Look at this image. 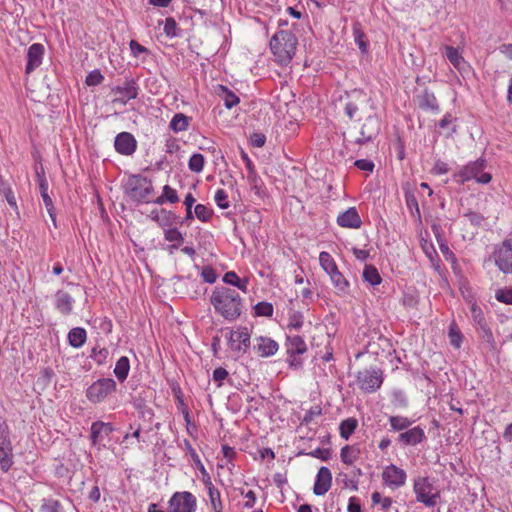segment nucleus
I'll return each instance as SVG.
<instances>
[{"mask_svg":"<svg viewBox=\"0 0 512 512\" xmlns=\"http://www.w3.org/2000/svg\"><path fill=\"white\" fill-rule=\"evenodd\" d=\"M413 492L416 502L428 508L435 507L440 499V490L432 484L429 477H416L413 481Z\"/></svg>","mask_w":512,"mask_h":512,"instance_id":"20e7f679","label":"nucleus"},{"mask_svg":"<svg viewBox=\"0 0 512 512\" xmlns=\"http://www.w3.org/2000/svg\"><path fill=\"white\" fill-rule=\"evenodd\" d=\"M13 445L10 430L5 420L0 417V468L6 473L14 464Z\"/></svg>","mask_w":512,"mask_h":512,"instance_id":"423d86ee","label":"nucleus"},{"mask_svg":"<svg viewBox=\"0 0 512 512\" xmlns=\"http://www.w3.org/2000/svg\"><path fill=\"white\" fill-rule=\"evenodd\" d=\"M486 165V160L483 158L471 161L455 172L453 179L458 184H464L470 180H475L479 184H488L492 179V175L484 172Z\"/></svg>","mask_w":512,"mask_h":512,"instance_id":"7ed1b4c3","label":"nucleus"},{"mask_svg":"<svg viewBox=\"0 0 512 512\" xmlns=\"http://www.w3.org/2000/svg\"><path fill=\"white\" fill-rule=\"evenodd\" d=\"M357 425L358 422L355 418H347L343 420L339 426L340 436L345 440H348L349 437L354 433Z\"/></svg>","mask_w":512,"mask_h":512,"instance_id":"a19ab883","label":"nucleus"},{"mask_svg":"<svg viewBox=\"0 0 512 512\" xmlns=\"http://www.w3.org/2000/svg\"><path fill=\"white\" fill-rule=\"evenodd\" d=\"M228 377V372L223 367H218L213 371V380L218 383V386L222 385V382Z\"/></svg>","mask_w":512,"mask_h":512,"instance_id":"774afa93","label":"nucleus"},{"mask_svg":"<svg viewBox=\"0 0 512 512\" xmlns=\"http://www.w3.org/2000/svg\"><path fill=\"white\" fill-rule=\"evenodd\" d=\"M297 44L298 40L291 31H277L270 40V50L275 61L281 66H287L295 56Z\"/></svg>","mask_w":512,"mask_h":512,"instance_id":"f03ea898","label":"nucleus"},{"mask_svg":"<svg viewBox=\"0 0 512 512\" xmlns=\"http://www.w3.org/2000/svg\"><path fill=\"white\" fill-rule=\"evenodd\" d=\"M307 455L314 457V458L321 459L322 461H328L331 458L330 450L325 449V448H320V447L307 453Z\"/></svg>","mask_w":512,"mask_h":512,"instance_id":"13d9d810","label":"nucleus"},{"mask_svg":"<svg viewBox=\"0 0 512 512\" xmlns=\"http://www.w3.org/2000/svg\"><path fill=\"white\" fill-rule=\"evenodd\" d=\"M247 180L255 190H258L262 185V180L258 176L256 169H251V171L247 172Z\"/></svg>","mask_w":512,"mask_h":512,"instance_id":"680f3d73","label":"nucleus"},{"mask_svg":"<svg viewBox=\"0 0 512 512\" xmlns=\"http://www.w3.org/2000/svg\"><path fill=\"white\" fill-rule=\"evenodd\" d=\"M130 371V360L126 356H122L118 359L116 362V365L114 367V375L117 378L119 382H124L129 374Z\"/></svg>","mask_w":512,"mask_h":512,"instance_id":"7c9ffc66","label":"nucleus"},{"mask_svg":"<svg viewBox=\"0 0 512 512\" xmlns=\"http://www.w3.org/2000/svg\"><path fill=\"white\" fill-rule=\"evenodd\" d=\"M210 302L215 311L229 322L235 321L242 313V298L234 289L216 287L210 296Z\"/></svg>","mask_w":512,"mask_h":512,"instance_id":"f257e3e1","label":"nucleus"},{"mask_svg":"<svg viewBox=\"0 0 512 512\" xmlns=\"http://www.w3.org/2000/svg\"><path fill=\"white\" fill-rule=\"evenodd\" d=\"M228 346L237 357L245 354L251 345V333L246 326H239L228 331Z\"/></svg>","mask_w":512,"mask_h":512,"instance_id":"6e6552de","label":"nucleus"},{"mask_svg":"<svg viewBox=\"0 0 512 512\" xmlns=\"http://www.w3.org/2000/svg\"><path fill=\"white\" fill-rule=\"evenodd\" d=\"M216 91L227 109L233 108L240 102L239 97L224 85H218Z\"/></svg>","mask_w":512,"mask_h":512,"instance_id":"cd10ccee","label":"nucleus"},{"mask_svg":"<svg viewBox=\"0 0 512 512\" xmlns=\"http://www.w3.org/2000/svg\"><path fill=\"white\" fill-rule=\"evenodd\" d=\"M278 349V343L270 337L259 336L254 338L253 350L260 357H271L277 353Z\"/></svg>","mask_w":512,"mask_h":512,"instance_id":"f3484780","label":"nucleus"},{"mask_svg":"<svg viewBox=\"0 0 512 512\" xmlns=\"http://www.w3.org/2000/svg\"><path fill=\"white\" fill-rule=\"evenodd\" d=\"M319 262L320 266L328 275H331L339 270L333 257L326 251L320 252Z\"/></svg>","mask_w":512,"mask_h":512,"instance_id":"e433bc0d","label":"nucleus"},{"mask_svg":"<svg viewBox=\"0 0 512 512\" xmlns=\"http://www.w3.org/2000/svg\"><path fill=\"white\" fill-rule=\"evenodd\" d=\"M362 277L365 282L369 283L372 286H377L382 281V278L378 270L373 265H365Z\"/></svg>","mask_w":512,"mask_h":512,"instance_id":"4c0bfd02","label":"nucleus"},{"mask_svg":"<svg viewBox=\"0 0 512 512\" xmlns=\"http://www.w3.org/2000/svg\"><path fill=\"white\" fill-rule=\"evenodd\" d=\"M41 512H64L58 500L44 499L41 505Z\"/></svg>","mask_w":512,"mask_h":512,"instance_id":"8fccbe9b","label":"nucleus"},{"mask_svg":"<svg viewBox=\"0 0 512 512\" xmlns=\"http://www.w3.org/2000/svg\"><path fill=\"white\" fill-rule=\"evenodd\" d=\"M178 222V216L172 211L160 209V219L158 225L163 229L173 228L172 226Z\"/></svg>","mask_w":512,"mask_h":512,"instance_id":"58836bf2","label":"nucleus"},{"mask_svg":"<svg viewBox=\"0 0 512 512\" xmlns=\"http://www.w3.org/2000/svg\"><path fill=\"white\" fill-rule=\"evenodd\" d=\"M153 193L152 182L145 176L133 175L126 183V194L134 201L149 203Z\"/></svg>","mask_w":512,"mask_h":512,"instance_id":"39448f33","label":"nucleus"},{"mask_svg":"<svg viewBox=\"0 0 512 512\" xmlns=\"http://www.w3.org/2000/svg\"><path fill=\"white\" fill-rule=\"evenodd\" d=\"M380 132V123L375 116H368L360 129V136L355 139L358 145L372 141Z\"/></svg>","mask_w":512,"mask_h":512,"instance_id":"2eb2a0df","label":"nucleus"},{"mask_svg":"<svg viewBox=\"0 0 512 512\" xmlns=\"http://www.w3.org/2000/svg\"><path fill=\"white\" fill-rule=\"evenodd\" d=\"M104 77L99 70H94L90 72L85 79V83L88 86H96L99 85L103 81Z\"/></svg>","mask_w":512,"mask_h":512,"instance_id":"4d7b16f0","label":"nucleus"},{"mask_svg":"<svg viewBox=\"0 0 512 512\" xmlns=\"http://www.w3.org/2000/svg\"><path fill=\"white\" fill-rule=\"evenodd\" d=\"M87 339V333L84 328L75 327L68 333V342L74 348H80L84 345Z\"/></svg>","mask_w":512,"mask_h":512,"instance_id":"c756f323","label":"nucleus"},{"mask_svg":"<svg viewBox=\"0 0 512 512\" xmlns=\"http://www.w3.org/2000/svg\"><path fill=\"white\" fill-rule=\"evenodd\" d=\"M115 150L124 156H131L137 149V141L129 132L119 133L114 140Z\"/></svg>","mask_w":512,"mask_h":512,"instance_id":"dca6fc26","label":"nucleus"},{"mask_svg":"<svg viewBox=\"0 0 512 512\" xmlns=\"http://www.w3.org/2000/svg\"><path fill=\"white\" fill-rule=\"evenodd\" d=\"M179 201L178 194L174 188L169 185H165L162 189V194L156 198L153 202L162 205L165 202H169L171 204L177 203Z\"/></svg>","mask_w":512,"mask_h":512,"instance_id":"c9c22d12","label":"nucleus"},{"mask_svg":"<svg viewBox=\"0 0 512 512\" xmlns=\"http://www.w3.org/2000/svg\"><path fill=\"white\" fill-rule=\"evenodd\" d=\"M201 277L203 278L204 282L213 284L217 280V273L214 268L211 266H204L201 271Z\"/></svg>","mask_w":512,"mask_h":512,"instance_id":"864d4df0","label":"nucleus"},{"mask_svg":"<svg viewBox=\"0 0 512 512\" xmlns=\"http://www.w3.org/2000/svg\"><path fill=\"white\" fill-rule=\"evenodd\" d=\"M425 439V432L420 426L408 429L398 436V441L404 445L415 446Z\"/></svg>","mask_w":512,"mask_h":512,"instance_id":"412c9836","label":"nucleus"},{"mask_svg":"<svg viewBox=\"0 0 512 512\" xmlns=\"http://www.w3.org/2000/svg\"><path fill=\"white\" fill-rule=\"evenodd\" d=\"M0 193L3 194L6 201L12 208H17L16 198L11 186L2 180L0 181Z\"/></svg>","mask_w":512,"mask_h":512,"instance_id":"c03bdc74","label":"nucleus"},{"mask_svg":"<svg viewBox=\"0 0 512 512\" xmlns=\"http://www.w3.org/2000/svg\"><path fill=\"white\" fill-rule=\"evenodd\" d=\"M164 33L168 37H176L177 36V23L174 18L168 17L165 19L164 23Z\"/></svg>","mask_w":512,"mask_h":512,"instance_id":"5fc2aeb1","label":"nucleus"},{"mask_svg":"<svg viewBox=\"0 0 512 512\" xmlns=\"http://www.w3.org/2000/svg\"><path fill=\"white\" fill-rule=\"evenodd\" d=\"M108 356V350L106 348H98L94 347L91 350L90 358L94 360L97 364L101 365L105 362Z\"/></svg>","mask_w":512,"mask_h":512,"instance_id":"3c124183","label":"nucleus"},{"mask_svg":"<svg viewBox=\"0 0 512 512\" xmlns=\"http://www.w3.org/2000/svg\"><path fill=\"white\" fill-rule=\"evenodd\" d=\"M332 485V473L326 466L320 467L317 472L315 483L313 486V493L316 496L325 495Z\"/></svg>","mask_w":512,"mask_h":512,"instance_id":"6ab92c4d","label":"nucleus"},{"mask_svg":"<svg viewBox=\"0 0 512 512\" xmlns=\"http://www.w3.org/2000/svg\"><path fill=\"white\" fill-rule=\"evenodd\" d=\"M273 305L270 302L262 301L258 302L254 306V312L256 316L271 317L273 315Z\"/></svg>","mask_w":512,"mask_h":512,"instance_id":"49530a36","label":"nucleus"},{"mask_svg":"<svg viewBox=\"0 0 512 512\" xmlns=\"http://www.w3.org/2000/svg\"><path fill=\"white\" fill-rule=\"evenodd\" d=\"M360 456V449L355 445H346L340 451V457L346 465H353Z\"/></svg>","mask_w":512,"mask_h":512,"instance_id":"2f4dec72","label":"nucleus"},{"mask_svg":"<svg viewBox=\"0 0 512 512\" xmlns=\"http://www.w3.org/2000/svg\"><path fill=\"white\" fill-rule=\"evenodd\" d=\"M266 136L262 133H253L250 137V143L253 147L261 148L265 145Z\"/></svg>","mask_w":512,"mask_h":512,"instance_id":"338daca9","label":"nucleus"},{"mask_svg":"<svg viewBox=\"0 0 512 512\" xmlns=\"http://www.w3.org/2000/svg\"><path fill=\"white\" fill-rule=\"evenodd\" d=\"M240 493L242 495L245 496V498L247 499L244 503H243V507L244 508H247V509H250V508H253L256 504V500H257V497H256V494L254 491L252 490H249L248 492L244 493L243 490L240 491Z\"/></svg>","mask_w":512,"mask_h":512,"instance_id":"0e129e2a","label":"nucleus"},{"mask_svg":"<svg viewBox=\"0 0 512 512\" xmlns=\"http://www.w3.org/2000/svg\"><path fill=\"white\" fill-rule=\"evenodd\" d=\"M164 239L171 243L168 247L171 254L184 242L182 233L176 227L164 229Z\"/></svg>","mask_w":512,"mask_h":512,"instance_id":"bb28decb","label":"nucleus"},{"mask_svg":"<svg viewBox=\"0 0 512 512\" xmlns=\"http://www.w3.org/2000/svg\"><path fill=\"white\" fill-rule=\"evenodd\" d=\"M497 268L504 274H512V239L504 240L493 251Z\"/></svg>","mask_w":512,"mask_h":512,"instance_id":"9b49d317","label":"nucleus"},{"mask_svg":"<svg viewBox=\"0 0 512 512\" xmlns=\"http://www.w3.org/2000/svg\"><path fill=\"white\" fill-rule=\"evenodd\" d=\"M417 103L422 110H430L436 113L440 111L435 94L427 89L417 96Z\"/></svg>","mask_w":512,"mask_h":512,"instance_id":"b1692460","label":"nucleus"},{"mask_svg":"<svg viewBox=\"0 0 512 512\" xmlns=\"http://www.w3.org/2000/svg\"><path fill=\"white\" fill-rule=\"evenodd\" d=\"M339 477L342 479L344 488L351 489L352 491H358V479L349 478L345 473H340Z\"/></svg>","mask_w":512,"mask_h":512,"instance_id":"bf43d9fd","label":"nucleus"},{"mask_svg":"<svg viewBox=\"0 0 512 512\" xmlns=\"http://www.w3.org/2000/svg\"><path fill=\"white\" fill-rule=\"evenodd\" d=\"M382 480L384 484L392 489H398L405 485L407 474L394 464L386 466L382 472Z\"/></svg>","mask_w":512,"mask_h":512,"instance_id":"4468645a","label":"nucleus"},{"mask_svg":"<svg viewBox=\"0 0 512 512\" xmlns=\"http://www.w3.org/2000/svg\"><path fill=\"white\" fill-rule=\"evenodd\" d=\"M445 56L459 72H465L470 66L459 50L453 46H445Z\"/></svg>","mask_w":512,"mask_h":512,"instance_id":"4be33fe9","label":"nucleus"},{"mask_svg":"<svg viewBox=\"0 0 512 512\" xmlns=\"http://www.w3.org/2000/svg\"><path fill=\"white\" fill-rule=\"evenodd\" d=\"M214 200L217 206L221 209H227L230 206L228 201V195L226 191L223 189H218L216 191Z\"/></svg>","mask_w":512,"mask_h":512,"instance_id":"603ef678","label":"nucleus"},{"mask_svg":"<svg viewBox=\"0 0 512 512\" xmlns=\"http://www.w3.org/2000/svg\"><path fill=\"white\" fill-rule=\"evenodd\" d=\"M286 349L290 356L301 355L307 351V345L299 335L287 336Z\"/></svg>","mask_w":512,"mask_h":512,"instance_id":"393cba45","label":"nucleus"},{"mask_svg":"<svg viewBox=\"0 0 512 512\" xmlns=\"http://www.w3.org/2000/svg\"><path fill=\"white\" fill-rule=\"evenodd\" d=\"M205 164V158L200 153H194L189 161H188V167L192 172L200 173L203 171Z\"/></svg>","mask_w":512,"mask_h":512,"instance_id":"37998d69","label":"nucleus"},{"mask_svg":"<svg viewBox=\"0 0 512 512\" xmlns=\"http://www.w3.org/2000/svg\"><path fill=\"white\" fill-rule=\"evenodd\" d=\"M45 48L41 43H33L27 50V64L25 73L30 74L37 69L43 61Z\"/></svg>","mask_w":512,"mask_h":512,"instance_id":"a211bd4d","label":"nucleus"},{"mask_svg":"<svg viewBox=\"0 0 512 512\" xmlns=\"http://www.w3.org/2000/svg\"><path fill=\"white\" fill-rule=\"evenodd\" d=\"M190 121L191 118L185 114L176 113L169 123V128L175 133L184 132L188 130Z\"/></svg>","mask_w":512,"mask_h":512,"instance_id":"c85d7f7f","label":"nucleus"},{"mask_svg":"<svg viewBox=\"0 0 512 512\" xmlns=\"http://www.w3.org/2000/svg\"><path fill=\"white\" fill-rule=\"evenodd\" d=\"M391 402L397 408H406L408 406V399L406 394L400 389H395L392 391Z\"/></svg>","mask_w":512,"mask_h":512,"instance_id":"a18cd8bd","label":"nucleus"},{"mask_svg":"<svg viewBox=\"0 0 512 512\" xmlns=\"http://www.w3.org/2000/svg\"><path fill=\"white\" fill-rule=\"evenodd\" d=\"M449 340L453 347L460 348L462 343V334L455 322H452L449 326Z\"/></svg>","mask_w":512,"mask_h":512,"instance_id":"de8ad7c7","label":"nucleus"},{"mask_svg":"<svg viewBox=\"0 0 512 512\" xmlns=\"http://www.w3.org/2000/svg\"><path fill=\"white\" fill-rule=\"evenodd\" d=\"M329 276L333 286L337 289L338 294L346 295L349 293L350 284L339 270Z\"/></svg>","mask_w":512,"mask_h":512,"instance_id":"473e14b6","label":"nucleus"},{"mask_svg":"<svg viewBox=\"0 0 512 512\" xmlns=\"http://www.w3.org/2000/svg\"><path fill=\"white\" fill-rule=\"evenodd\" d=\"M131 54L134 57H139L143 53H148V49L141 44H139L136 40H131L129 43Z\"/></svg>","mask_w":512,"mask_h":512,"instance_id":"e2e57ef3","label":"nucleus"},{"mask_svg":"<svg viewBox=\"0 0 512 512\" xmlns=\"http://www.w3.org/2000/svg\"><path fill=\"white\" fill-rule=\"evenodd\" d=\"M39 190H40V194H41L42 200L44 202V205L46 207V210H47L51 220L53 221L54 225L56 226L55 207H54L51 197L48 194V182L45 178H40Z\"/></svg>","mask_w":512,"mask_h":512,"instance_id":"a878e982","label":"nucleus"},{"mask_svg":"<svg viewBox=\"0 0 512 512\" xmlns=\"http://www.w3.org/2000/svg\"><path fill=\"white\" fill-rule=\"evenodd\" d=\"M371 499L373 504H381L385 510L392 505V499L390 497H382L379 492H373Z\"/></svg>","mask_w":512,"mask_h":512,"instance_id":"6e6d98bb","label":"nucleus"},{"mask_svg":"<svg viewBox=\"0 0 512 512\" xmlns=\"http://www.w3.org/2000/svg\"><path fill=\"white\" fill-rule=\"evenodd\" d=\"M413 423V420H410L404 416H390L389 424L393 431H403L407 430Z\"/></svg>","mask_w":512,"mask_h":512,"instance_id":"ea45409f","label":"nucleus"},{"mask_svg":"<svg viewBox=\"0 0 512 512\" xmlns=\"http://www.w3.org/2000/svg\"><path fill=\"white\" fill-rule=\"evenodd\" d=\"M112 93L119 95L112 100L113 103L126 105L128 101L138 97L139 85L135 79L127 78L125 79L123 85L113 87Z\"/></svg>","mask_w":512,"mask_h":512,"instance_id":"f8f14e48","label":"nucleus"},{"mask_svg":"<svg viewBox=\"0 0 512 512\" xmlns=\"http://www.w3.org/2000/svg\"><path fill=\"white\" fill-rule=\"evenodd\" d=\"M114 428L111 423L103 421H95L90 428V440L93 446L98 450L106 447L105 441L110 438Z\"/></svg>","mask_w":512,"mask_h":512,"instance_id":"ddd939ff","label":"nucleus"},{"mask_svg":"<svg viewBox=\"0 0 512 512\" xmlns=\"http://www.w3.org/2000/svg\"><path fill=\"white\" fill-rule=\"evenodd\" d=\"M304 319L305 317L301 311L289 309L287 328L299 331L304 325Z\"/></svg>","mask_w":512,"mask_h":512,"instance_id":"72a5a7b5","label":"nucleus"},{"mask_svg":"<svg viewBox=\"0 0 512 512\" xmlns=\"http://www.w3.org/2000/svg\"><path fill=\"white\" fill-rule=\"evenodd\" d=\"M358 387L366 393L376 392L383 383V373L378 368H366L356 374Z\"/></svg>","mask_w":512,"mask_h":512,"instance_id":"1a4fd4ad","label":"nucleus"},{"mask_svg":"<svg viewBox=\"0 0 512 512\" xmlns=\"http://www.w3.org/2000/svg\"><path fill=\"white\" fill-rule=\"evenodd\" d=\"M470 312L473 323L477 325L480 329H482L484 332H489L491 334L488 325L485 321L483 311L476 303H472L470 307Z\"/></svg>","mask_w":512,"mask_h":512,"instance_id":"f704fd0d","label":"nucleus"},{"mask_svg":"<svg viewBox=\"0 0 512 512\" xmlns=\"http://www.w3.org/2000/svg\"><path fill=\"white\" fill-rule=\"evenodd\" d=\"M196 202L195 198L191 193H188L184 199V205L186 207V220H192L194 218V214L192 212V207Z\"/></svg>","mask_w":512,"mask_h":512,"instance_id":"052dcab7","label":"nucleus"},{"mask_svg":"<svg viewBox=\"0 0 512 512\" xmlns=\"http://www.w3.org/2000/svg\"><path fill=\"white\" fill-rule=\"evenodd\" d=\"M197 499L188 491H178L172 494L167 503L168 512H196Z\"/></svg>","mask_w":512,"mask_h":512,"instance_id":"9d476101","label":"nucleus"},{"mask_svg":"<svg viewBox=\"0 0 512 512\" xmlns=\"http://www.w3.org/2000/svg\"><path fill=\"white\" fill-rule=\"evenodd\" d=\"M496 299L505 304H512V288L508 290H500L496 293Z\"/></svg>","mask_w":512,"mask_h":512,"instance_id":"69168bd1","label":"nucleus"},{"mask_svg":"<svg viewBox=\"0 0 512 512\" xmlns=\"http://www.w3.org/2000/svg\"><path fill=\"white\" fill-rule=\"evenodd\" d=\"M336 222L340 227L349 229H359L362 225L361 217L355 207L339 213Z\"/></svg>","mask_w":512,"mask_h":512,"instance_id":"aec40b11","label":"nucleus"},{"mask_svg":"<svg viewBox=\"0 0 512 512\" xmlns=\"http://www.w3.org/2000/svg\"><path fill=\"white\" fill-rule=\"evenodd\" d=\"M117 384L112 378H101L93 382L86 390L87 399L98 404L103 402L110 394L116 391Z\"/></svg>","mask_w":512,"mask_h":512,"instance_id":"0eeeda50","label":"nucleus"},{"mask_svg":"<svg viewBox=\"0 0 512 512\" xmlns=\"http://www.w3.org/2000/svg\"><path fill=\"white\" fill-rule=\"evenodd\" d=\"M195 216L202 222H207L211 219L213 211L203 204H197L194 208Z\"/></svg>","mask_w":512,"mask_h":512,"instance_id":"09e8293b","label":"nucleus"},{"mask_svg":"<svg viewBox=\"0 0 512 512\" xmlns=\"http://www.w3.org/2000/svg\"><path fill=\"white\" fill-rule=\"evenodd\" d=\"M55 307L63 315H69L73 309L74 299L65 291L59 290L54 295Z\"/></svg>","mask_w":512,"mask_h":512,"instance_id":"5701e85b","label":"nucleus"},{"mask_svg":"<svg viewBox=\"0 0 512 512\" xmlns=\"http://www.w3.org/2000/svg\"><path fill=\"white\" fill-rule=\"evenodd\" d=\"M211 508L214 512H223V503L220 491L217 488H210L208 492Z\"/></svg>","mask_w":512,"mask_h":512,"instance_id":"79ce46f5","label":"nucleus"}]
</instances>
